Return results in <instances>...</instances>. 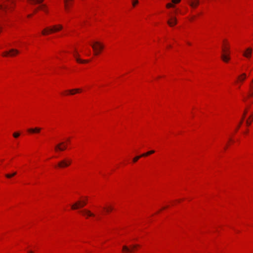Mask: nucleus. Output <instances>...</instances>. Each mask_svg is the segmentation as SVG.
Listing matches in <instances>:
<instances>
[{
    "mask_svg": "<svg viewBox=\"0 0 253 253\" xmlns=\"http://www.w3.org/2000/svg\"><path fill=\"white\" fill-rule=\"evenodd\" d=\"M62 26L60 24L53 25L50 27H46L42 31V34L43 35H47L50 34H52L59 31L61 30H62Z\"/></svg>",
    "mask_w": 253,
    "mask_h": 253,
    "instance_id": "nucleus-1",
    "label": "nucleus"
},
{
    "mask_svg": "<svg viewBox=\"0 0 253 253\" xmlns=\"http://www.w3.org/2000/svg\"><path fill=\"white\" fill-rule=\"evenodd\" d=\"M91 46L95 55L99 54L104 48L103 45L98 42H95L93 44H91Z\"/></svg>",
    "mask_w": 253,
    "mask_h": 253,
    "instance_id": "nucleus-2",
    "label": "nucleus"
},
{
    "mask_svg": "<svg viewBox=\"0 0 253 253\" xmlns=\"http://www.w3.org/2000/svg\"><path fill=\"white\" fill-rule=\"evenodd\" d=\"M67 145L64 142H61L55 145L54 149L56 152L63 151L66 149Z\"/></svg>",
    "mask_w": 253,
    "mask_h": 253,
    "instance_id": "nucleus-3",
    "label": "nucleus"
},
{
    "mask_svg": "<svg viewBox=\"0 0 253 253\" xmlns=\"http://www.w3.org/2000/svg\"><path fill=\"white\" fill-rule=\"evenodd\" d=\"M86 204V201H78L71 207L72 209L76 210L79 208H83Z\"/></svg>",
    "mask_w": 253,
    "mask_h": 253,
    "instance_id": "nucleus-4",
    "label": "nucleus"
},
{
    "mask_svg": "<svg viewBox=\"0 0 253 253\" xmlns=\"http://www.w3.org/2000/svg\"><path fill=\"white\" fill-rule=\"evenodd\" d=\"M71 163V161L70 160H63L59 162L58 164V167L60 168H63L69 166Z\"/></svg>",
    "mask_w": 253,
    "mask_h": 253,
    "instance_id": "nucleus-5",
    "label": "nucleus"
},
{
    "mask_svg": "<svg viewBox=\"0 0 253 253\" xmlns=\"http://www.w3.org/2000/svg\"><path fill=\"white\" fill-rule=\"evenodd\" d=\"M223 53L221 54V58L225 62H227L230 60V52L226 53L225 49H222Z\"/></svg>",
    "mask_w": 253,
    "mask_h": 253,
    "instance_id": "nucleus-6",
    "label": "nucleus"
},
{
    "mask_svg": "<svg viewBox=\"0 0 253 253\" xmlns=\"http://www.w3.org/2000/svg\"><path fill=\"white\" fill-rule=\"evenodd\" d=\"M139 247L138 245H134L131 246V248H128L126 246H124L123 247V251L126 253H132L133 250Z\"/></svg>",
    "mask_w": 253,
    "mask_h": 253,
    "instance_id": "nucleus-7",
    "label": "nucleus"
},
{
    "mask_svg": "<svg viewBox=\"0 0 253 253\" xmlns=\"http://www.w3.org/2000/svg\"><path fill=\"white\" fill-rule=\"evenodd\" d=\"M169 25L173 27L177 24V19L175 17H171L167 22Z\"/></svg>",
    "mask_w": 253,
    "mask_h": 253,
    "instance_id": "nucleus-8",
    "label": "nucleus"
},
{
    "mask_svg": "<svg viewBox=\"0 0 253 253\" xmlns=\"http://www.w3.org/2000/svg\"><path fill=\"white\" fill-rule=\"evenodd\" d=\"M252 53V48L251 47L247 48L243 52V56L246 58H250Z\"/></svg>",
    "mask_w": 253,
    "mask_h": 253,
    "instance_id": "nucleus-9",
    "label": "nucleus"
},
{
    "mask_svg": "<svg viewBox=\"0 0 253 253\" xmlns=\"http://www.w3.org/2000/svg\"><path fill=\"white\" fill-rule=\"evenodd\" d=\"M74 56L76 58V61L80 63H87L88 62V60H82L80 59L79 56V54L77 53V51H75V52L73 54Z\"/></svg>",
    "mask_w": 253,
    "mask_h": 253,
    "instance_id": "nucleus-10",
    "label": "nucleus"
},
{
    "mask_svg": "<svg viewBox=\"0 0 253 253\" xmlns=\"http://www.w3.org/2000/svg\"><path fill=\"white\" fill-rule=\"evenodd\" d=\"M189 5L193 8H196L199 4V0H193L188 1Z\"/></svg>",
    "mask_w": 253,
    "mask_h": 253,
    "instance_id": "nucleus-11",
    "label": "nucleus"
},
{
    "mask_svg": "<svg viewBox=\"0 0 253 253\" xmlns=\"http://www.w3.org/2000/svg\"><path fill=\"white\" fill-rule=\"evenodd\" d=\"M41 130V128L40 127H35V128H30L28 129V131L29 133H38Z\"/></svg>",
    "mask_w": 253,
    "mask_h": 253,
    "instance_id": "nucleus-12",
    "label": "nucleus"
},
{
    "mask_svg": "<svg viewBox=\"0 0 253 253\" xmlns=\"http://www.w3.org/2000/svg\"><path fill=\"white\" fill-rule=\"evenodd\" d=\"M82 212L84 215H86L87 217L95 216L94 213L91 212V211L88 210L84 209L82 211Z\"/></svg>",
    "mask_w": 253,
    "mask_h": 253,
    "instance_id": "nucleus-13",
    "label": "nucleus"
},
{
    "mask_svg": "<svg viewBox=\"0 0 253 253\" xmlns=\"http://www.w3.org/2000/svg\"><path fill=\"white\" fill-rule=\"evenodd\" d=\"M9 52H10L9 56H11V57L14 56L15 55H16V54H17L19 53V51L18 50L14 49V48H12V49H10Z\"/></svg>",
    "mask_w": 253,
    "mask_h": 253,
    "instance_id": "nucleus-14",
    "label": "nucleus"
},
{
    "mask_svg": "<svg viewBox=\"0 0 253 253\" xmlns=\"http://www.w3.org/2000/svg\"><path fill=\"white\" fill-rule=\"evenodd\" d=\"M11 6H9L8 4L1 5L0 4V9L4 12H6V9L8 8H11Z\"/></svg>",
    "mask_w": 253,
    "mask_h": 253,
    "instance_id": "nucleus-15",
    "label": "nucleus"
},
{
    "mask_svg": "<svg viewBox=\"0 0 253 253\" xmlns=\"http://www.w3.org/2000/svg\"><path fill=\"white\" fill-rule=\"evenodd\" d=\"M81 91V89L80 88H76L67 90V92H68L71 95H73L75 93L80 92Z\"/></svg>",
    "mask_w": 253,
    "mask_h": 253,
    "instance_id": "nucleus-16",
    "label": "nucleus"
},
{
    "mask_svg": "<svg viewBox=\"0 0 253 253\" xmlns=\"http://www.w3.org/2000/svg\"><path fill=\"white\" fill-rule=\"evenodd\" d=\"M253 120V114L251 115L248 119L246 121V124L248 126H249L251 125L252 121Z\"/></svg>",
    "mask_w": 253,
    "mask_h": 253,
    "instance_id": "nucleus-17",
    "label": "nucleus"
},
{
    "mask_svg": "<svg viewBox=\"0 0 253 253\" xmlns=\"http://www.w3.org/2000/svg\"><path fill=\"white\" fill-rule=\"evenodd\" d=\"M31 3L36 4L39 3L42 1L43 0H28Z\"/></svg>",
    "mask_w": 253,
    "mask_h": 253,
    "instance_id": "nucleus-18",
    "label": "nucleus"
},
{
    "mask_svg": "<svg viewBox=\"0 0 253 253\" xmlns=\"http://www.w3.org/2000/svg\"><path fill=\"white\" fill-rule=\"evenodd\" d=\"M154 153H155V151L154 150H151V151H148V152H147L146 153H144V154H142L141 156L146 157V156H148L149 155L153 154Z\"/></svg>",
    "mask_w": 253,
    "mask_h": 253,
    "instance_id": "nucleus-19",
    "label": "nucleus"
},
{
    "mask_svg": "<svg viewBox=\"0 0 253 253\" xmlns=\"http://www.w3.org/2000/svg\"><path fill=\"white\" fill-rule=\"evenodd\" d=\"M246 79V74H243L241 76L239 77V80L241 81H244Z\"/></svg>",
    "mask_w": 253,
    "mask_h": 253,
    "instance_id": "nucleus-20",
    "label": "nucleus"
},
{
    "mask_svg": "<svg viewBox=\"0 0 253 253\" xmlns=\"http://www.w3.org/2000/svg\"><path fill=\"white\" fill-rule=\"evenodd\" d=\"M16 174V172H14L12 173V174H5V176L7 178H11V177H12V176H14Z\"/></svg>",
    "mask_w": 253,
    "mask_h": 253,
    "instance_id": "nucleus-21",
    "label": "nucleus"
},
{
    "mask_svg": "<svg viewBox=\"0 0 253 253\" xmlns=\"http://www.w3.org/2000/svg\"><path fill=\"white\" fill-rule=\"evenodd\" d=\"M103 209L104 210H106V211L107 212H109L111 211H112L113 210V208L112 207H108L107 208H106L104 207V208H103Z\"/></svg>",
    "mask_w": 253,
    "mask_h": 253,
    "instance_id": "nucleus-22",
    "label": "nucleus"
},
{
    "mask_svg": "<svg viewBox=\"0 0 253 253\" xmlns=\"http://www.w3.org/2000/svg\"><path fill=\"white\" fill-rule=\"evenodd\" d=\"M142 157V156H141V155H140V156H137V157L134 158L133 159V162L134 163L136 162Z\"/></svg>",
    "mask_w": 253,
    "mask_h": 253,
    "instance_id": "nucleus-23",
    "label": "nucleus"
},
{
    "mask_svg": "<svg viewBox=\"0 0 253 253\" xmlns=\"http://www.w3.org/2000/svg\"><path fill=\"white\" fill-rule=\"evenodd\" d=\"M139 2L138 0H133L132 2V4L133 7H135V5L138 4Z\"/></svg>",
    "mask_w": 253,
    "mask_h": 253,
    "instance_id": "nucleus-24",
    "label": "nucleus"
},
{
    "mask_svg": "<svg viewBox=\"0 0 253 253\" xmlns=\"http://www.w3.org/2000/svg\"><path fill=\"white\" fill-rule=\"evenodd\" d=\"M166 7L167 8L174 7V5L173 4L171 3H168L167 4Z\"/></svg>",
    "mask_w": 253,
    "mask_h": 253,
    "instance_id": "nucleus-25",
    "label": "nucleus"
},
{
    "mask_svg": "<svg viewBox=\"0 0 253 253\" xmlns=\"http://www.w3.org/2000/svg\"><path fill=\"white\" fill-rule=\"evenodd\" d=\"M9 53H10L9 50V51H5V52H4L3 53L2 55L3 56H8V55L9 56Z\"/></svg>",
    "mask_w": 253,
    "mask_h": 253,
    "instance_id": "nucleus-26",
    "label": "nucleus"
},
{
    "mask_svg": "<svg viewBox=\"0 0 253 253\" xmlns=\"http://www.w3.org/2000/svg\"><path fill=\"white\" fill-rule=\"evenodd\" d=\"M13 136L15 137V138H17L19 136H20V133H18V132H15L13 134Z\"/></svg>",
    "mask_w": 253,
    "mask_h": 253,
    "instance_id": "nucleus-27",
    "label": "nucleus"
},
{
    "mask_svg": "<svg viewBox=\"0 0 253 253\" xmlns=\"http://www.w3.org/2000/svg\"><path fill=\"white\" fill-rule=\"evenodd\" d=\"M222 49H225L226 53L230 52L229 47L226 46V45H225V46Z\"/></svg>",
    "mask_w": 253,
    "mask_h": 253,
    "instance_id": "nucleus-28",
    "label": "nucleus"
},
{
    "mask_svg": "<svg viewBox=\"0 0 253 253\" xmlns=\"http://www.w3.org/2000/svg\"><path fill=\"white\" fill-rule=\"evenodd\" d=\"M247 112V110H245L244 113V114H243V117H242V119H241V121H243V120H244V118H245V115H246V114Z\"/></svg>",
    "mask_w": 253,
    "mask_h": 253,
    "instance_id": "nucleus-29",
    "label": "nucleus"
},
{
    "mask_svg": "<svg viewBox=\"0 0 253 253\" xmlns=\"http://www.w3.org/2000/svg\"><path fill=\"white\" fill-rule=\"evenodd\" d=\"M181 0H172V2L173 3H177L180 1Z\"/></svg>",
    "mask_w": 253,
    "mask_h": 253,
    "instance_id": "nucleus-30",
    "label": "nucleus"
},
{
    "mask_svg": "<svg viewBox=\"0 0 253 253\" xmlns=\"http://www.w3.org/2000/svg\"><path fill=\"white\" fill-rule=\"evenodd\" d=\"M242 122H243L242 121H241V122H240V123H239V125H238V127H237V128L236 129V130L240 127L242 123Z\"/></svg>",
    "mask_w": 253,
    "mask_h": 253,
    "instance_id": "nucleus-31",
    "label": "nucleus"
},
{
    "mask_svg": "<svg viewBox=\"0 0 253 253\" xmlns=\"http://www.w3.org/2000/svg\"><path fill=\"white\" fill-rule=\"evenodd\" d=\"M41 9L43 10H44V5H42L41 6Z\"/></svg>",
    "mask_w": 253,
    "mask_h": 253,
    "instance_id": "nucleus-32",
    "label": "nucleus"
},
{
    "mask_svg": "<svg viewBox=\"0 0 253 253\" xmlns=\"http://www.w3.org/2000/svg\"><path fill=\"white\" fill-rule=\"evenodd\" d=\"M195 16H193L192 17H191V18L190 19V20H192L193 19H194Z\"/></svg>",
    "mask_w": 253,
    "mask_h": 253,
    "instance_id": "nucleus-33",
    "label": "nucleus"
},
{
    "mask_svg": "<svg viewBox=\"0 0 253 253\" xmlns=\"http://www.w3.org/2000/svg\"><path fill=\"white\" fill-rule=\"evenodd\" d=\"M29 253H33V252L32 251H29Z\"/></svg>",
    "mask_w": 253,
    "mask_h": 253,
    "instance_id": "nucleus-34",
    "label": "nucleus"
},
{
    "mask_svg": "<svg viewBox=\"0 0 253 253\" xmlns=\"http://www.w3.org/2000/svg\"><path fill=\"white\" fill-rule=\"evenodd\" d=\"M28 16L29 17H30V16H31V15H29Z\"/></svg>",
    "mask_w": 253,
    "mask_h": 253,
    "instance_id": "nucleus-35",
    "label": "nucleus"
}]
</instances>
